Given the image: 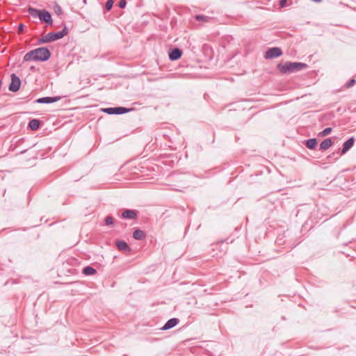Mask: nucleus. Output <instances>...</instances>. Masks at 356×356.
Masks as SVG:
<instances>
[{
	"label": "nucleus",
	"instance_id": "1",
	"mask_svg": "<svg viewBox=\"0 0 356 356\" xmlns=\"http://www.w3.org/2000/svg\"><path fill=\"white\" fill-rule=\"evenodd\" d=\"M51 57V52L47 47H39L27 52L24 56V61H46Z\"/></svg>",
	"mask_w": 356,
	"mask_h": 356
},
{
	"label": "nucleus",
	"instance_id": "2",
	"mask_svg": "<svg viewBox=\"0 0 356 356\" xmlns=\"http://www.w3.org/2000/svg\"><path fill=\"white\" fill-rule=\"evenodd\" d=\"M307 67V65L303 63L286 62L284 64L278 65L277 67L283 74H289L291 72L300 71Z\"/></svg>",
	"mask_w": 356,
	"mask_h": 356
},
{
	"label": "nucleus",
	"instance_id": "3",
	"mask_svg": "<svg viewBox=\"0 0 356 356\" xmlns=\"http://www.w3.org/2000/svg\"><path fill=\"white\" fill-rule=\"evenodd\" d=\"M68 30L66 27H65L62 31L55 32V33H49L44 36L42 37L38 40L37 44H44L48 43L50 42L56 41L58 39L63 38L65 35H67Z\"/></svg>",
	"mask_w": 356,
	"mask_h": 356
},
{
	"label": "nucleus",
	"instance_id": "4",
	"mask_svg": "<svg viewBox=\"0 0 356 356\" xmlns=\"http://www.w3.org/2000/svg\"><path fill=\"white\" fill-rule=\"evenodd\" d=\"M131 109L125 107H109L103 109V111L109 115H121L129 112Z\"/></svg>",
	"mask_w": 356,
	"mask_h": 356
},
{
	"label": "nucleus",
	"instance_id": "5",
	"mask_svg": "<svg viewBox=\"0 0 356 356\" xmlns=\"http://www.w3.org/2000/svg\"><path fill=\"white\" fill-rule=\"evenodd\" d=\"M21 85L20 79L15 74H11V83L9 85L8 89L11 92H17L19 90Z\"/></svg>",
	"mask_w": 356,
	"mask_h": 356
},
{
	"label": "nucleus",
	"instance_id": "6",
	"mask_svg": "<svg viewBox=\"0 0 356 356\" xmlns=\"http://www.w3.org/2000/svg\"><path fill=\"white\" fill-rule=\"evenodd\" d=\"M282 54V51L279 47H272L268 49L265 54V58L266 59H272L275 58H277Z\"/></svg>",
	"mask_w": 356,
	"mask_h": 356
},
{
	"label": "nucleus",
	"instance_id": "7",
	"mask_svg": "<svg viewBox=\"0 0 356 356\" xmlns=\"http://www.w3.org/2000/svg\"><path fill=\"white\" fill-rule=\"evenodd\" d=\"M40 20L42 22H45L48 25H51L53 24V20L51 18V14L47 11L46 10H41L39 17Z\"/></svg>",
	"mask_w": 356,
	"mask_h": 356
},
{
	"label": "nucleus",
	"instance_id": "8",
	"mask_svg": "<svg viewBox=\"0 0 356 356\" xmlns=\"http://www.w3.org/2000/svg\"><path fill=\"white\" fill-rule=\"evenodd\" d=\"M60 99V97H41L35 100L38 104H51L56 102Z\"/></svg>",
	"mask_w": 356,
	"mask_h": 356
},
{
	"label": "nucleus",
	"instance_id": "9",
	"mask_svg": "<svg viewBox=\"0 0 356 356\" xmlns=\"http://www.w3.org/2000/svg\"><path fill=\"white\" fill-rule=\"evenodd\" d=\"M181 55H182L181 49H180L179 48H175L170 51L169 59L172 61L177 60L181 58Z\"/></svg>",
	"mask_w": 356,
	"mask_h": 356
},
{
	"label": "nucleus",
	"instance_id": "10",
	"mask_svg": "<svg viewBox=\"0 0 356 356\" xmlns=\"http://www.w3.org/2000/svg\"><path fill=\"white\" fill-rule=\"evenodd\" d=\"M179 322V320L176 318L169 319L163 327L161 328L163 330H167L176 326Z\"/></svg>",
	"mask_w": 356,
	"mask_h": 356
},
{
	"label": "nucleus",
	"instance_id": "11",
	"mask_svg": "<svg viewBox=\"0 0 356 356\" xmlns=\"http://www.w3.org/2000/svg\"><path fill=\"white\" fill-rule=\"evenodd\" d=\"M354 143L355 139L353 137H351L347 140L343 145L341 154H346L354 145Z\"/></svg>",
	"mask_w": 356,
	"mask_h": 356
},
{
	"label": "nucleus",
	"instance_id": "12",
	"mask_svg": "<svg viewBox=\"0 0 356 356\" xmlns=\"http://www.w3.org/2000/svg\"><path fill=\"white\" fill-rule=\"evenodd\" d=\"M115 245L120 251H122V252H130L131 251L130 247L124 241H116Z\"/></svg>",
	"mask_w": 356,
	"mask_h": 356
},
{
	"label": "nucleus",
	"instance_id": "13",
	"mask_svg": "<svg viewBox=\"0 0 356 356\" xmlns=\"http://www.w3.org/2000/svg\"><path fill=\"white\" fill-rule=\"evenodd\" d=\"M137 216V213L134 210L126 209L122 213V217L124 219H135Z\"/></svg>",
	"mask_w": 356,
	"mask_h": 356
},
{
	"label": "nucleus",
	"instance_id": "14",
	"mask_svg": "<svg viewBox=\"0 0 356 356\" xmlns=\"http://www.w3.org/2000/svg\"><path fill=\"white\" fill-rule=\"evenodd\" d=\"M333 144L331 138H328L322 141L320 144V148L323 150H326L330 148Z\"/></svg>",
	"mask_w": 356,
	"mask_h": 356
},
{
	"label": "nucleus",
	"instance_id": "15",
	"mask_svg": "<svg viewBox=\"0 0 356 356\" xmlns=\"http://www.w3.org/2000/svg\"><path fill=\"white\" fill-rule=\"evenodd\" d=\"M40 125V122L39 120L33 119V120H30L28 127L31 130L35 131V130H38L39 129Z\"/></svg>",
	"mask_w": 356,
	"mask_h": 356
},
{
	"label": "nucleus",
	"instance_id": "16",
	"mask_svg": "<svg viewBox=\"0 0 356 356\" xmlns=\"http://www.w3.org/2000/svg\"><path fill=\"white\" fill-rule=\"evenodd\" d=\"M305 145L308 149H314L317 145V140L315 138L305 140Z\"/></svg>",
	"mask_w": 356,
	"mask_h": 356
},
{
	"label": "nucleus",
	"instance_id": "17",
	"mask_svg": "<svg viewBox=\"0 0 356 356\" xmlns=\"http://www.w3.org/2000/svg\"><path fill=\"white\" fill-rule=\"evenodd\" d=\"M145 233L139 229H136L133 233V237L136 240H142L145 237Z\"/></svg>",
	"mask_w": 356,
	"mask_h": 356
},
{
	"label": "nucleus",
	"instance_id": "18",
	"mask_svg": "<svg viewBox=\"0 0 356 356\" xmlns=\"http://www.w3.org/2000/svg\"><path fill=\"white\" fill-rule=\"evenodd\" d=\"M83 273L86 275H92L97 273V270L91 266H86L83 268Z\"/></svg>",
	"mask_w": 356,
	"mask_h": 356
},
{
	"label": "nucleus",
	"instance_id": "19",
	"mask_svg": "<svg viewBox=\"0 0 356 356\" xmlns=\"http://www.w3.org/2000/svg\"><path fill=\"white\" fill-rule=\"evenodd\" d=\"M40 11H41V10H38V9L31 8V7L29 8V9H28V13H29V15H31L34 18L39 17Z\"/></svg>",
	"mask_w": 356,
	"mask_h": 356
},
{
	"label": "nucleus",
	"instance_id": "20",
	"mask_svg": "<svg viewBox=\"0 0 356 356\" xmlns=\"http://www.w3.org/2000/svg\"><path fill=\"white\" fill-rule=\"evenodd\" d=\"M195 19L198 22H207L211 19L209 17L206 15H196L195 16Z\"/></svg>",
	"mask_w": 356,
	"mask_h": 356
},
{
	"label": "nucleus",
	"instance_id": "21",
	"mask_svg": "<svg viewBox=\"0 0 356 356\" xmlns=\"http://www.w3.org/2000/svg\"><path fill=\"white\" fill-rule=\"evenodd\" d=\"M332 128L331 127H327L325 128L323 131H322L320 134H319V136H327L328 134H330L332 131Z\"/></svg>",
	"mask_w": 356,
	"mask_h": 356
},
{
	"label": "nucleus",
	"instance_id": "22",
	"mask_svg": "<svg viewBox=\"0 0 356 356\" xmlns=\"http://www.w3.org/2000/svg\"><path fill=\"white\" fill-rule=\"evenodd\" d=\"M105 223L106 225H113V218L108 216L105 218Z\"/></svg>",
	"mask_w": 356,
	"mask_h": 356
},
{
	"label": "nucleus",
	"instance_id": "23",
	"mask_svg": "<svg viewBox=\"0 0 356 356\" xmlns=\"http://www.w3.org/2000/svg\"><path fill=\"white\" fill-rule=\"evenodd\" d=\"M113 5V0H108L105 5V8L107 10H110Z\"/></svg>",
	"mask_w": 356,
	"mask_h": 356
},
{
	"label": "nucleus",
	"instance_id": "24",
	"mask_svg": "<svg viewBox=\"0 0 356 356\" xmlns=\"http://www.w3.org/2000/svg\"><path fill=\"white\" fill-rule=\"evenodd\" d=\"M355 83V80L354 79H350L346 84V88H350Z\"/></svg>",
	"mask_w": 356,
	"mask_h": 356
},
{
	"label": "nucleus",
	"instance_id": "25",
	"mask_svg": "<svg viewBox=\"0 0 356 356\" xmlns=\"http://www.w3.org/2000/svg\"><path fill=\"white\" fill-rule=\"evenodd\" d=\"M54 12L58 15H60L62 13V9L60 6H56L54 7Z\"/></svg>",
	"mask_w": 356,
	"mask_h": 356
},
{
	"label": "nucleus",
	"instance_id": "26",
	"mask_svg": "<svg viewBox=\"0 0 356 356\" xmlns=\"http://www.w3.org/2000/svg\"><path fill=\"white\" fill-rule=\"evenodd\" d=\"M126 5H127V1H126V0H120V1H119V7H120V8H125Z\"/></svg>",
	"mask_w": 356,
	"mask_h": 356
},
{
	"label": "nucleus",
	"instance_id": "27",
	"mask_svg": "<svg viewBox=\"0 0 356 356\" xmlns=\"http://www.w3.org/2000/svg\"><path fill=\"white\" fill-rule=\"evenodd\" d=\"M24 28V25L22 24H19L18 26V33H21L23 32Z\"/></svg>",
	"mask_w": 356,
	"mask_h": 356
},
{
	"label": "nucleus",
	"instance_id": "28",
	"mask_svg": "<svg viewBox=\"0 0 356 356\" xmlns=\"http://www.w3.org/2000/svg\"><path fill=\"white\" fill-rule=\"evenodd\" d=\"M287 1L286 0H281L280 2V5L282 8H284L286 6Z\"/></svg>",
	"mask_w": 356,
	"mask_h": 356
}]
</instances>
